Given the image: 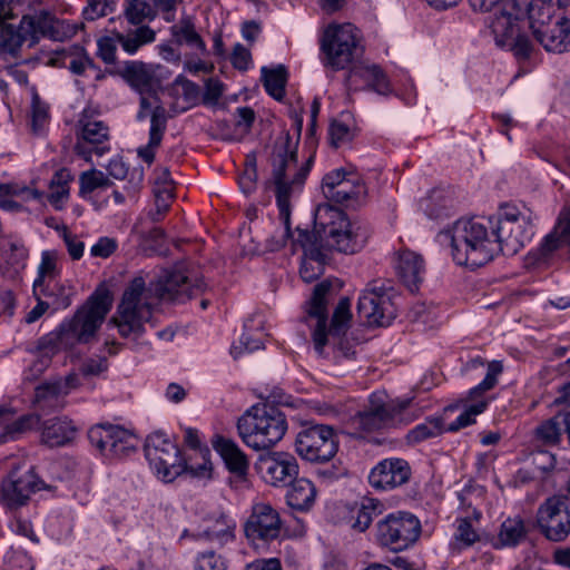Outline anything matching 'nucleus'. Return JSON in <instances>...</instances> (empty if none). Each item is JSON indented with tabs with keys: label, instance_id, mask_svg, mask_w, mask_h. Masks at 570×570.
Segmentation results:
<instances>
[{
	"label": "nucleus",
	"instance_id": "62",
	"mask_svg": "<svg viewBox=\"0 0 570 570\" xmlns=\"http://www.w3.org/2000/svg\"><path fill=\"white\" fill-rule=\"evenodd\" d=\"M235 117L236 127L248 132L255 121V111L250 107H238L235 110Z\"/></svg>",
	"mask_w": 570,
	"mask_h": 570
},
{
	"label": "nucleus",
	"instance_id": "19",
	"mask_svg": "<svg viewBox=\"0 0 570 570\" xmlns=\"http://www.w3.org/2000/svg\"><path fill=\"white\" fill-rule=\"evenodd\" d=\"M357 314L368 326H389L396 308L385 288L372 282L358 297Z\"/></svg>",
	"mask_w": 570,
	"mask_h": 570
},
{
	"label": "nucleus",
	"instance_id": "50",
	"mask_svg": "<svg viewBox=\"0 0 570 570\" xmlns=\"http://www.w3.org/2000/svg\"><path fill=\"white\" fill-rule=\"evenodd\" d=\"M59 254L57 250H43L38 266V276L33 282L35 291L41 287L46 279H55L59 275Z\"/></svg>",
	"mask_w": 570,
	"mask_h": 570
},
{
	"label": "nucleus",
	"instance_id": "22",
	"mask_svg": "<svg viewBox=\"0 0 570 570\" xmlns=\"http://www.w3.org/2000/svg\"><path fill=\"white\" fill-rule=\"evenodd\" d=\"M256 468L262 479L274 488L288 487L299 472L296 458L283 451L259 456Z\"/></svg>",
	"mask_w": 570,
	"mask_h": 570
},
{
	"label": "nucleus",
	"instance_id": "23",
	"mask_svg": "<svg viewBox=\"0 0 570 570\" xmlns=\"http://www.w3.org/2000/svg\"><path fill=\"white\" fill-rule=\"evenodd\" d=\"M41 481L35 473L33 468L23 474L19 473V469L14 468L1 483V501L10 508L16 509L24 505L30 495L43 489Z\"/></svg>",
	"mask_w": 570,
	"mask_h": 570
},
{
	"label": "nucleus",
	"instance_id": "14",
	"mask_svg": "<svg viewBox=\"0 0 570 570\" xmlns=\"http://www.w3.org/2000/svg\"><path fill=\"white\" fill-rule=\"evenodd\" d=\"M145 455L151 469L165 482H173L185 471L179 449L164 433L148 435Z\"/></svg>",
	"mask_w": 570,
	"mask_h": 570
},
{
	"label": "nucleus",
	"instance_id": "11",
	"mask_svg": "<svg viewBox=\"0 0 570 570\" xmlns=\"http://www.w3.org/2000/svg\"><path fill=\"white\" fill-rule=\"evenodd\" d=\"M422 531L420 520L411 512L397 511L389 513L376 524L377 542L392 551L411 548Z\"/></svg>",
	"mask_w": 570,
	"mask_h": 570
},
{
	"label": "nucleus",
	"instance_id": "24",
	"mask_svg": "<svg viewBox=\"0 0 570 570\" xmlns=\"http://www.w3.org/2000/svg\"><path fill=\"white\" fill-rule=\"evenodd\" d=\"M149 292L161 301L184 303L203 292V283L193 284L180 271H165L156 282L150 283Z\"/></svg>",
	"mask_w": 570,
	"mask_h": 570
},
{
	"label": "nucleus",
	"instance_id": "45",
	"mask_svg": "<svg viewBox=\"0 0 570 570\" xmlns=\"http://www.w3.org/2000/svg\"><path fill=\"white\" fill-rule=\"evenodd\" d=\"M171 31L178 43H186L202 53L206 51V45L195 30L190 19H183L178 24L171 27Z\"/></svg>",
	"mask_w": 570,
	"mask_h": 570
},
{
	"label": "nucleus",
	"instance_id": "59",
	"mask_svg": "<svg viewBox=\"0 0 570 570\" xmlns=\"http://www.w3.org/2000/svg\"><path fill=\"white\" fill-rule=\"evenodd\" d=\"M224 92V85L215 78H209L205 82L203 101L205 105H216Z\"/></svg>",
	"mask_w": 570,
	"mask_h": 570
},
{
	"label": "nucleus",
	"instance_id": "63",
	"mask_svg": "<svg viewBox=\"0 0 570 570\" xmlns=\"http://www.w3.org/2000/svg\"><path fill=\"white\" fill-rule=\"evenodd\" d=\"M257 177V168L253 166L245 168L239 175L238 184L245 195H249L256 189Z\"/></svg>",
	"mask_w": 570,
	"mask_h": 570
},
{
	"label": "nucleus",
	"instance_id": "60",
	"mask_svg": "<svg viewBox=\"0 0 570 570\" xmlns=\"http://www.w3.org/2000/svg\"><path fill=\"white\" fill-rule=\"evenodd\" d=\"M112 3L108 0H88L87 7L83 9L82 14L86 20H96L107 14V10H112Z\"/></svg>",
	"mask_w": 570,
	"mask_h": 570
},
{
	"label": "nucleus",
	"instance_id": "2",
	"mask_svg": "<svg viewBox=\"0 0 570 570\" xmlns=\"http://www.w3.org/2000/svg\"><path fill=\"white\" fill-rule=\"evenodd\" d=\"M315 232L296 228L294 245L303 249L304 257L318 258L323 252L322 242L344 254H354L366 244L370 232L360 220H351L346 214L328 203L320 204L314 213Z\"/></svg>",
	"mask_w": 570,
	"mask_h": 570
},
{
	"label": "nucleus",
	"instance_id": "12",
	"mask_svg": "<svg viewBox=\"0 0 570 570\" xmlns=\"http://www.w3.org/2000/svg\"><path fill=\"white\" fill-rule=\"evenodd\" d=\"M502 372V362L494 360L487 363L484 379L468 392L465 402H470V404H464L463 412L452 423L445 425L446 432H458L476 422V416L488 409L491 401L485 393L497 386Z\"/></svg>",
	"mask_w": 570,
	"mask_h": 570
},
{
	"label": "nucleus",
	"instance_id": "4",
	"mask_svg": "<svg viewBox=\"0 0 570 570\" xmlns=\"http://www.w3.org/2000/svg\"><path fill=\"white\" fill-rule=\"evenodd\" d=\"M303 119L296 120L297 139L292 142L289 132H285L282 145H276L271 158L272 173L267 181L273 189L279 219L284 225V233L278 246L283 247L292 236L291 233V202L303 190L307 178V167H298L297 144L301 136Z\"/></svg>",
	"mask_w": 570,
	"mask_h": 570
},
{
	"label": "nucleus",
	"instance_id": "9",
	"mask_svg": "<svg viewBox=\"0 0 570 570\" xmlns=\"http://www.w3.org/2000/svg\"><path fill=\"white\" fill-rule=\"evenodd\" d=\"M146 281L136 276L124 292L118 306L119 318L115 320L122 337L138 338L144 333V324L151 317L150 304L147 302Z\"/></svg>",
	"mask_w": 570,
	"mask_h": 570
},
{
	"label": "nucleus",
	"instance_id": "52",
	"mask_svg": "<svg viewBox=\"0 0 570 570\" xmlns=\"http://www.w3.org/2000/svg\"><path fill=\"white\" fill-rule=\"evenodd\" d=\"M124 14L134 26L155 18V12L146 0H125Z\"/></svg>",
	"mask_w": 570,
	"mask_h": 570
},
{
	"label": "nucleus",
	"instance_id": "48",
	"mask_svg": "<svg viewBox=\"0 0 570 570\" xmlns=\"http://www.w3.org/2000/svg\"><path fill=\"white\" fill-rule=\"evenodd\" d=\"M31 107H30V117H31V130L36 135L41 134L45 130V127L49 122V106L45 102L37 92L36 87H31Z\"/></svg>",
	"mask_w": 570,
	"mask_h": 570
},
{
	"label": "nucleus",
	"instance_id": "42",
	"mask_svg": "<svg viewBox=\"0 0 570 570\" xmlns=\"http://www.w3.org/2000/svg\"><path fill=\"white\" fill-rule=\"evenodd\" d=\"M117 37L122 50L135 55L142 46L154 42L156 33L148 26H141L128 33L117 32Z\"/></svg>",
	"mask_w": 570,
	"mask_h": 570
},
{
	"label": "nucleus",
	"instance_id": "20",
	"mask_svg": "<svg viewBox=\"0 0 570 570\" xmlns=\"http://www.w3.org/2000/svg\"><path fill=\"white\" fill-rule=\"evenodd\" d=\"M20 28L29 37L31 45L38 43L41 38L52 41H65L77 33L76 24L58 19L48 10H41L33 16H23L20 21Z\"/></svg>",
	"mask_w": 570,
	"mask_h": 570
},
{
	"label": "nucleus",
	"instance_id": "51",
	"mask_svg": "<svg viewBox=\"0 0 570 570\" xmlns=\"http://www.w3.org/2000/svg\"><path fill=\"white\" fill-rule=\"evenodd\" d=\"M40 424V416L37 414H26L13 421L7 423L3 433L0 434V443L8 440H14L21 433L33 430Z\"/></svg>",
	"mask_w": 570,
	"mask_h": 570
},
{
	"label": "nucleus",
	"instance_id": "1",
	"mask_svg": "<svg viewBox=\"0 0 570 570\" xmlns=\"http://www.w3.org/2000/svg\"><path fill=\"white\" fill-rule=\"evenodd\" d=\"M533 235L530 213L504 204L494 216L456 220L452 228L438 234V240L442 245H450L455 264L476 268L500 253L515 255Z\"/></svg>",
	"mask_w": 570,
	"mask_h": 570
},
{
	"label": "nucleus",
	"instance_id": "58",
	"mask_svg": "<svg viewBox=\"0 0 570 570\" xmlns=\"http://www.w3.org/2000/svg\"><path fill=\"white\" fill-rule=\"evenodd\" d=\"M118 247V243L115 238L100 237L90 248V255L92 257L108 258L111 256Z\"/></svg>",
	"mask_w": 570,
	"mask_h": 570
},
{
	"label": "nucleus",
	"instance_id": "33",
	"mask_svg": "<svg viewBox=\"0 0 570 570\" xmlns=\"http://www.w3.org/2000/svg\"><path fill=\"white\" fill-rule=\"evenodd\" d=\"M361 78L366 85L379 95H389L392 92V88L387 76L377 65H354L345 77V82L351 86L354 78Z\"/></svg>",
	"mask_w": 570,
	"mask_h": 570
},
{
	"label": "nucleus",
	"instance_id": "54",
	"mask_svg": "<svg viewBox=\"0 0 570 570\" xmlns=\"http://www.w3.org/2000/svg\"><path fill=\"white\" fill-rule=\"evenodd\" d=\"M227 561L213 550L199 552L194 562V570H227Z\"/></svg>",
	"mask_w": 570,
	"mask_h": 570
},
{
	"label": "nucleus",
	"instance_id": "21",
	"mask_svg": "<svg viewBox=\"0 0 570 570\" xmlns=\"http://www.w3.org/2000/svg\"><path fill=\"white\" fill-rule=\"evenodd\" d=\"M282 519L278 511L269 503L253 504L252 512L244 524L246 538L253 543H266L278 539L282 531Z\"/></svg>",
	"mask_w": 570,
	"mask_h": 570
},
{
	"label": "nucleus",
	"instance_id": "17",
	"mask_svg": "<svg viewBox=\"0 0 570 570\" xmlns=\"http://www.w3.org/2000/svg\"><path fill=\"white\" fill-rule=\"evenodd\" d=\"M88 439L92 446L109 459L126 458L137 448V439L129 430L110 423L90 428Z\"/></svg>",
	"mask_w": 570,
	"mask_h": 570
},
{
	"label": "nucleus",
	"instance_id": "25",
	"mask_svg": "<svg viewBox=\"0 0 570 570\" xmlns=\"http://www.w3.org/2000/svg\"><path fill=\"white\" fill-rule=\"evenodd\" d=\"M412 471L407 461L390 458L379 462L368 475L370 484L377 490H393L409 482Z\"/></svg>",
	"mask_w": 570,
	"mask_h": 570
},
{
	"label": "nucleus",
	"instance_id": "18",
	"mask_svg": "<svg viewBox=\"0 0 570 570\" xmlns=\"http://www.w3.org/2000/svg\"><path fill=\"white\" fill-rule=\"evenodd\" d=\"M150 116V128L148 142L137 149V155L148 165L155 160L156 150L160 146L168 121L166 108L160 104L156 95H141L139 99V110L137 120L142 121Z\"/></svg>",
	"mask_w": 570,
	"mask_h": 570
},
{
	"label": "nucleus",
	"instance_id": "57",
	"mask_svg": "<svg viewBox=\"0 0 570 570\" xmlns=\"http://www.w3.org/2000/svg\"><path fill=\"white\" fill-rule=\"evenodd\" d=\"M62 239L71 259L78 261L83 256L85 243L77 235L70 233L66 227L62 230Z\"/></svg>",
	"mask_w": 570,
	"mask_h": 570
},
{
	"label": "nucleus",
	"instance_id": "46",
	"mask_svg": "<svg viewBox=\"0 0 570 570\" xmlns=\"http://www.w3.org/2000/svg\"><path fill=\"white\" fill-rule=\"evenodd\" d=\"M562 419L560 415L543 421L535 428V440L546 446L559 444L562 435Z\"/></svg>",
	"mask_w": 570,
	"mask_h": 570
},
{
	"label": "nucleus",
	"instance_id": "7",
	"mask_svg": "<svg viewBox=\"0 0 570 570\" xmlns=\"http://www.w3.org/2000/svg\"><path fill=\"white\" fill-rule=\"evenodd\" d=\"M237 432L243 443L254 451H267L282 441L287 432L286 415L277 407L255 404L237 420Z\"/></svg>",
	"mask_w": 570,
	"mask_h": 570
},
{
	"label": "nucleus",
	"instance_id": "53",
	"mask_svg": "<svg viewBox=\"0 0 570 570\" xmlns=\"http://www.w3.org/2000/svg\"><path fill=\"white\" fill-rule=\"evenodd\" d=\"M154 194L155 209H151L148 216L154 223H158L163 219L164 215L170 207L171 200L174 198V189L154 187Z\"/></svg>",
	"mask_w": 570,
	"mask_h": 570
},
{
	"label": "nucleus",
	"instance_id": "27",
	"mask_svg": "<svg viewBox=\"0 0 570 570\" xmlns=\"http://www.w3.org/2000/svg\"><path fill=\"white\" fill-rule=\"evenodd\" d=\"M212 444L222 458L228 472L237 480L244 481L248 474L249 460L239 445L234 440L223 435H216Z\"/></svg>",
	"mask_w": 570,
	"mask_h": 570
},
{
	"label": "nucleus",
	"instance_id": "34",
	"mask_svg": "<svg viewBox=\"0 0 570 570\" xmlns=\"http://www.w3.org/2000/svg\"><path fill=\"white\" fill-rule=\"evenodd\" d=\"M564 245H570V207L560 213L553 230L540 244L539 259L547 262L554 250Z\"/></svg>",
	"mask_w": 570,
	"mask_h": 570
},
{
	"label": "nucleus",
	"instance_id": "43",
	"mask_svg": "<svg viewBox=\"0 0 570 570\" xmlns=\"http://www.w3.org/2000/svg\"><path fill=\"white\" fill-rule=\"evenodd\" d=\"M114 185L110 178L96 168L82 171L79 176V196L88 198L94 191L98 189L109 188Z\"/></svg>",
	"mask_w": 570,
	"mask_h": 570
},
{
	"label": "nucleus",
	"instance_id": "47",
	"mask_svg": "<svg viewBox=\"0 0 570 570\" xmlns=\"http://www.w3.org/2000/svg\"><path fill=\"white\" fill-rule=\"evenodd\" d=\"M0 28V49L2 52L16 55L23 41L29 40L20 26L16 29L12 24L2 22Z\"/></svg>",
	"mask_w": 570,
	"mask_h": 570
},
{
	"label": "nucleus",
	"instance_id": "5",
	"mask_svg": "<svg viewBox=\"0 0 570 570\" xmlns=\"http://www.w3.org/2000/svg\"><path fill=\"white\" fill-rule=\"evenodd\" d=\"M479 11H493L488 26L498 47L511 51L518 61L531 58L535 47L528 32L522 30L525 10L519 0H500L491 9Z\"/></svg>",
	"mask_w": 570,
	"mask_h": 570
},
{
	"label": "nucleus",
	"instance_id": "44",
	"mask_svg": "<svg viewBox=\"0 0 570 570\" xmlns=\"http://www.w3.org/2000/svg\"><path fill=\"white\" fill-rule=\"evenodd\" d=\"M185 471L193 478L210 479L213 472V464L210 462V451L205 448L196 454H190L187 460H184Z\"/></svg>",
	"mask_w": 570,
	"mask_h": 570
},
{
	"label": "nucleus",
	"instance_id": "32",
	"mask_svg": "<svg viewBox=\"0 0 570 570\" xmlns=\"http://www.w3.org/2000/svg\"><path fill=\"white\" fill-rule=\"evenodd\" d=\"M73 377L67 376L63 381L46 382L36 387L35 402L41 409L63 407V399L73 387Z\"/></svg>",
	"mask_w": 570,
	"mask_h": 570
},
{
	"label": "nucleus",
	"instance_id": "13",
	"mask_svg": "<svg viewBox=\"0 0 570 570\" xmlns=\"http://www.w3.org/2000/svg\"><path fill=\"white\" fill-rule=\"evenodd\" d=\"M540 533L551 542H562L570 534V497L554 494L547 498L535 515Z\"/></svg>",
	"mask_w": 570,
	"mask_h": 570
},
{
	"label": "nucleus",
	"instance_id": "30",
	"mask_svg": "<svg viewBox=\"0 0 570 570\" xmlns=\"http://www.w3.org/2000/svg\"><path fill=\"white\" fill-rule=\"evenodd\" d=\"M395 269L400 279L411 292L417 291L425 273L424 261L420 254L409 249L401 250L397 254Z\"/></svg>",
	"mask_w": 570,
	"mask_h": 570
},
{
	"label": "nucleus",
	"instance_id": "15",
	"mask_svg": "<svg viewBox=\"0 0 570 570\" xmlns=\"http://www.w3.org/2000/svg\"><path fill=\"white\" fill-rule=\"evenodd\" d=\"M295 449L303 460L325 463L331 461L337 453L338 438L330 425H312L297 434Z\"/></svg>",
	"mask_w": 570,
	"mask_h": 570
},
{
	"label": "nucleus",
	"instance_id": "61",
	"mask_svg": "<svg viewBox=\"0 0 570 570\" xmlns=\"http://www.w3.org/2000/svg\"><path fill=\"white\" fill-rule=\"evenodd\" d=\"M108 361L104 356H95L86 360L81 365V373L86 376L99 375L107 371Z\"/></svg>",
	"mask_w": 570,
	"mask_h": 570
},
{
	"label": "nucleus",
	"instance_id": "38",
	"mask_svg": "<svg viewBox=\"0 0 570 570\" xmlns=\"http://www.w3.org/2000/svg\"><path fill=\"white\" fill-rule=\"evenodd\" d=\"M527 533L524 521L520 517L508 518L500 525L494 547L514 548L527 538Z\"/></svg>",
	"mask_w": 570,
	"mask_h": 570
},
{
	"label": "nucleus",
	"instance_id": "8",
	"mask_svg": "<svg viewBox=\"0 0 570 570\" xmlns=\"http://www.w3.org/2000/svg\"><path fill=\"white\" fill-rule=\"evenodd\" d=\"M360 30L352 23L330 24L320 40L321 61L333 71L360 65L364 48Z\"/></svg>",
	"mask_w": 570,
	"mask_h": 570
},
{
	"label": "nucleus",
	"instance_id": "28",
	"mask_svg": "<svg viewBox=\"0 0 570 570\" xmlns=\"http://www.w3.org/2000/svg\"><path fill=\"white\" fill-rule=\"evenodd\" d=\"M375 395L370 399V407L358 412L353 423L364 432H374L393 424L394 417L399 410L395 406L380 403H375Z\"/></svg>",
	"mask_w": 570,
	"mask_h": 570
},
{
	"label": "nucleus",
	"instance_id": "55",
	"mask_svg": "<svg viewBox=\"0 0 570 570\" xmlns=\"http://www.w3.org/2000/svg\"><path fill=\"white\" fill-rule=\"evenodd\" d=\"M325 261L326 254H322L317 259L304 257L299 268L302 279L306 283L317 279L324 272Z\"/></svg>",
	"mask_w": 570,
	"mask_h": 570
},
{
	"label": "nucleus",
	"instance_id": "26",
	"mask_svg": "<svg viewBox=\"0 0 570 570\" xmlns=\"http://www.w3.org/2000/svg\"><path fill=\"white\" fill-rule=\"evenodd\" d=\"M236 521L224 511H215L204 518L199 530L191 534L195 540L227 544L235 539Z\"/></svg>",
	"mask_w": 570,
	"mask_h": 570
},
{
	"label": "nucleus",
	"instance_id": "16",
	"mask_svg": "<svg viewBox=\"0 0 570 570\" xmlns=\"http://www.w3.org/2000/svg\"><path fill=\"white\" fill-rule=\"evenodd\" d=\"M322 193L328 202L356 208L365 202L367 189L357 174L338 168L323 177Z\"/></svg>",
	"mask_w": 570,
	"mask_h": 570
},
{
	"label": "nucleus",
	"instance_id": "40",
	"mask_svg": "<svg viewBox=\"0 0 570 570\" xmlns=\"http://www.w3.org/2000/svg\"><path fill=\"white\" fill-rule=\"evenodd\" d=\"M262 80L266 92L277 101L285 97V86L287 81V70L283 65L269 69L262 67Z\"/></svg>",
	"mask_w": 570,
	"mask_h": 570
},
{
	"label": "nucleus",
	"instance_id": "56",
	"mask_svg": "<svg viewBox=\"0 0 570 570\" xmlns=\"http://www.w3.org/2000/svg\"><path fill=\"white\" fill-rule=\"evenodd\" d=\"M118 45H120V41H118L117 32H114L111 36H105L98 39V56L105 63L116 62Z\"/></svg>",
	"mask_w": 570,
	"mask_h": 570
},
{
	"label": "nucleus",
	"instance_id": "39",
	"mask_svg": "<svg viewBox=\"0 0 570 570\" xmlns=\"http://www.w3.org/2000/svg\"><path fill=\"white\" fill-rule=\"evenodd\" d=\"M383 512V503L379 499L363 498L360 504L352 511V529L364 532L367 530L373 519Z\"/></svg>",
	"mask_w": 570,
	"mask_h": 570
},
{
	"label": "nucleus",
	"instance_id": "35",
	"mask_svg": "<svg viewBox=\"0 0 570 570\" xmlns=\"http://www.w3.org/2000/svg\"><path fill=\"white\" fill-rule=\"evenodd\" d=\"M120 75L140 96L150 92L154 87L155 71L153 65L138 60L127 61Z\"/></svg>",
	"mask_w": 570,
	"mask_h": 570
},
{
	"label": "nucleus",
	"instance_id": "37",
	"mask_svg": "<svg viewBox=\"0 0 570 570\" xmlns=\"http://www.w3.org/2000/svg\"><path fill=\"white\" fill-rule=\"evenodd\" d=\"M288 487L289 489L285 497L287 505L296 511H309L315 503L317 494L313 482L297 475Z\"/></svg>",
	"mask_w": 570,
	"mask_h": 570
},
{
	"label": "nucleus",
	"instance_id": "29",
	"mask_svg": "<svg viewBox=\"0 0 570 570\" xmlns=\"http://www.w3.org/2000/svg\"><path fill=\"white\" fill-rule=\"evenodd\" d=\"M77 434V428L68 417H52L43 421L40 426V441L48 448H60L69 444Z\"/></svg>",
	"mask_w": 570,
	"mask_h": 570
},
{
	"label": "nucleus",
	"instance_id": "6",
	"mask_svg": "<svg viewBox=\"0 0 570 570\" xmlns=\"http://www.w3.org/2000/svg\"><path fill=\"white\" fill-rule=\"evenodd\" d=\"M331 292L332 283L330 281L318 283L314 287L306 308L305 322L312 328V340L318 355H323L328 335L334 337L344 334L352 317L351 301L348 297H342L334 309L330 328H327V302Z\"/></svg>",
	"mask_w": 570,
	"mask_h": 570
},
{
	"label": "nucleus",
	"instance_id": "49",
	"mask_svg": "<svg viewBox=\"0 0 570 570\" xmlns=\"http://www.w3.org/2000/svg\"><path fill=\"white\" fill-rule=\"evenodd\" d=\"M480 540V534L472 523L470 517L456 519V530L453 534L452 544L459 549H466Z\"/></svg>",
	"mask_w": 570,
	"mask_h": 570
},
{
	"label": "nucleus",
	"instance_id": "3",
	"mask_svg": "<svg viewBox=\"0 0 570 570\" xmlns=\"http://www.w3.org/2000/svg\"><path fill=\"white\" fill-rule=\"evenodd\" d=\"M111 304L112 299L107 291L94 293L70 320L63 321L56 331L43 335L27 348L39 357L35 367L42 371L60 351L89 343L105 321Z\"/></svg>",
	"mask_w": 570,
	"mask_h": 570
},
{
	"label": "nucleus",
	"instance_id": "64",
	"mask_svg": "<svg viewBox=\"0 0 570 570\" xmlns=\"http://www.w3.org/2000/svg\"><path fill=\"white\" fill-rule=\"evenodd\" d=\"M250 62V52L242 45L234 47L232 55V63L238 70H246Z\"/></svg>",
	"mask_w": 570,
	"mask_h": 570
},
{
	"label": "nucleus",
	"instance_id": "36",
	"mask_svg": "<svg viewBox=\"0 0 570 570\" xmlns=\"http://www.w3.org/2000/svg\"><path fill=\"white\" fill-rule=\"evenodd\" d=\"M521 7L525 10L529 20V28L533 37L543 31L544 28L552 24L560 16H556V7L552 0H531L523 1Z\"/></svg>",
	"mask_w": 570,
	"mask_h": 570
},
{
	"label": "nucleus",
	"instance_id": "10",
	"mask_svg": "<svg viewBox=\"0 0 570 570\" xmlns=\"http://www.w3.org/2000/svg\"><path fill=\"white\" fill-rule=\"evenodd\" d=\"M76 144L73 151L86 161H90L92 155L102 156L110 150L109 126L99 119V112L91 107H86L78 115L75 126Z\"/></svg>",
	"mask_w": 570,
	"mask_h": 570
},
{
	"label": "nucleus",
	"instance_id": "41",
	"mask_svg": "<svg viewBox=\"0 0 570 570\" xmlns=\"http://www.w3.org/2000/svg\"><path fill=\"white\" fill-rule=\"evenodd\" d=\"M445 423L442 416H430L424 422L415 425L406 434L409 443H421L425 440L436 438L445 433Z\"/></svg>",
	"mask_w": 570,
	"mask_h": 570
},
{
	"label": "nucleus",
	"instance_id": "31",
	"mask_svg": "<svg viewBox=\"0 0 570 570\" xmlns=\"http://www.w3.org/2000/svg\"><path fill=\"white\" fill-rule=\"evenodd\" d=\"M534 38L549 52L568 51L570 49V20L560 17L543 31H539Z\"/></svg>",
	"mask_w": 570,
	"mask_h": 570
}]
</instances>
